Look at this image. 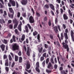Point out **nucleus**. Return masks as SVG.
I'll return each instance as SVG.
<instances>
[{
  "instance_id": "1a4fd4ad",
  "label": "nucleus",
  "mask_w": 74,
  "mask_h": 74,
  "mask_svg": "<svg viewBox=\"0 0 74 74\" xmlns=\"http://www.w3.org/2000/svg\"><path fill=\"white\" fill-rule=\"evenodd\" d=\"M10 3H11L12 6H15V2L12 0H9Z\"/></svg>"
},
{
  "instance_id": "393cba45",
  "label": "nucleus",
  "mask_w": 74,
  "mask_h": 74,
  "mask_svg": "<svg viewBox=\"0 0 74 74\" xmlns=\"http://www.w3.org/2000/svg\"><path fill=\"white\" fill-rule=\"evenodd\" d=\"M37 38L38 40V42H40V34H38V35Z\"/></svg>"
},
{
  "instance_id": "3c124183",
  "label": "nucleus",
  "mask_w": 74,
  "mask_h": 74,
  "mask_svg": "<svg viewBox=\"0 0 74 74\" xmlns=\"http://www.w3.org/2000/svg\"><path fill=\"white\" fill-rule=\"evenodd\" d=\"M36 57V55L35 54V53H34H34H33V55L32 56V57L33 58H34Z\"/></svg>"
},
{
  "instance_id": "a211bd4d",
  "label": "nucleus",
  "mask_w": 74,
  "mask_h": 74,
  "mask_svg": "<svg viewBox=\"0 0 74 74\" xmlns=\"http://www.w3.org/2000/svg\"><path fill=\"white\" fill-rule=\"evenodd\" d=\"M25 38V36L24 34H23L21 39V41H23Z\"/></svg>"
},
{
  "instance_id": "20e7f679",
  "label": "nucleus",
  "mask_w": 74,
  "mask_h": 74,
  "mask_svg": "<svg viewBox=\"0 0 74 74\" xmlns=\"http://www.w3.org/2000/svg\"><path fill=\"white\" fill-rule=\"evenodd\" d=\"M62 44L63 45L64 48L65 49H67V51L68 52L69 50V47H68V45L67 44H66L64 42H63L62 43Z\"/></svg>"
},
{
  "instance_id": "423d86ee",
  "label": "nucleus",
  "mask_w": 74,
  "mask_h": 74,
  "mask_svg": "<svg viewBox=\"0 0 74 74\" xmlns=\"http://www.w3.org/2000/svg\"><path fill=\"white\" fill-rule=\"evenodd\" d=\"M64 36L66 39V40H65V42L66 44H67V43H68V41L67 40L68 39V37L67 36V33H64Z\"/></svg>"
},
{
  "instance_id": "5fc2aeb1",
  "label": "nucleus",
  "mask_w": 74,
  "mask_h": 74,
  "mask_svg": "<svg viewBox=\"0 0 74 74\" xmlns=\"http://www.w3.org/2000/svg\"><path fill=\"white\" fill-rule=\"evenodd\" d=\"M54 68L55 69H57V65L55 64L54 65Z\"/></svg>"
},
{
  "instance_id": "c85d7f7f",
  "label": "nucleus",
  "mask_w": 74,
  "mask_h": 74,
  "mask_svg": "<svg viewBox=\"0 0 74 74\" xmlns=\"http://www.w3.org/2000/svg\"><path fill=\"white\" fill-rule=\"evenodd\" d=\"M46 71L47 73H51V71H49L47 69H46Z\"/></svg>"
},
{
  "instance_id": "0eeeda50",
  "label": "nucleus",
  "mask_w": 74,
  "mask_h": 74,
  "mask_svg": "<svg viewBox=\"0 0 74 74\" xmlns=\"http://www.w3.org/2000/svg\"><path fill=\"white\" fill-rule=\"evenodd\" d=\"M29 20L30 23H34V19L33 18V17H32V16H30L29 18Z\"/></svg>"
},
{
  "instance_id": "ddd939ff",
  "label": "nucleus",
  "mask_w": 74,
  "mask_h": 74,
  "mask_svg": "<svg viewBox=\"0 0 74 74\" xmlns=\"http://www.w3.org/2000/svg\"><path fill=\"white\" fill-rule=\"evenodd\" d=\"M15 36H13V38H12V39H11L10 40V42L11 43H12V42H13V41L14 42H15Z\"/></svg>"
},
{
  "instance_id": "4d7b16f0",
  "label": "nucleus",
  "mask_w": 74,
  "mask_h": 74,
  "mask_svg": "<svg viewBox=\"0 0 74 74\" xmlns=\"http://www.w3.org/2000/svg\"><path fill=\"white\" fill-rule=\"evenodd\" d=\"M5 70L7 71H8V70H9V69L8 67H5Z\"/></svg>"
},
{
  "instance_id": "e433bc0d",
  "label": "nucleus",
  "mask_w": 74,
  "mask_h": 74,
  "mask_svg": "<svg viewBox=\"0 0 74 74\" xmlns=\"http://www.w3.org/2000/svg\"><path fill=\"white\" fill-rule=\"evenodd\" d=\"M11 34L10 33L8 35V38H10V37H11Z\"/></svg>"
},
{
  "instance_id": "f257e3e1",
  "label": "nucleus",
  "mask_w": 74,
  "mask_h": 74,
  "mask_svg": "<svg viewBox=\"0 0 74 74\" xmlns=\"http://www.w3.org/2000/svg\"><path fill=\"white\" fill-rule=\"evenodd\" d=\"M27 45V56H30V53L31 51V49H30V48L29 45Z\"/></svg>"
},
{
  "instance_id": "6e6552de",
  "label": "nucleus",
  "mask_w": 74,
  "mask_h": 74,
  "mask_svg": "<svg viewBox=\"0 0 74 74\" xmlns=\"http://www.w3.org/2000/svg\"><path fill=\"white\" fill-rule=\"evenodd\" d=\"M71 36L73 41H74V33L72 30L71 31Z\"/></svg>"
},
{
  "instance_id": "9b49d317",
  "label": "nucleus",
  "mask_w": 74,
  "mask_h": 74,
  "mask_svg": "<svg viewBox=\"0 0 74 74\" xmlns=\"http://www.w3.org/2000/svg\"><path fill=\"white\" fill-rule=\"evenodd\" d=\"M21 3L23 5H26L27 3V0H23Z\"/></svg>"
},
{
  "instance_id": "f3484780",
  "label": "nucleus",
  "mask_w": 74,
  "mask_h": 74,
  "mask_svg": "<svg viewBox=\"0 0 74 74\" xmlns=\"http://www.w3.org/2000/svg\"><path fill=\"white\" fill-rule=\"evenodd\" d=\"M63 16L64 18V20H66V19H68V17H67V15H66V14H64Z\"/></svg>"
},
{
  "instance_id": "9d476101",
  "label": "nucleus",
  "mask_w": 74,
  "mask_h": 74,
  "mask_svg": "<svg viewBox=\"0 0 74 74\" xmlns=\"http://www.w3.org/2000/svg\"><path fill=\"white\" fill-rule=\"evenodd\" d=\"M26 67L27 69H29L30 67V63L29 62H27L26 64Z\"/></svg>"
},
{
  "instance_id": "7ed1b4c3",
  "label": "nucleus",
  "mask_w": 74,
  "mask_h": 74,
  "mask_svg": "<svg viewBox=\"0 0 74 74\" xmlns=\"http://www.w3.org/2000/svg\"><path fill=\"white\" fill-rule=\"evenodd\" d=\"M13 23H15V24L14 25V29H15V28L17 26H18V21H17L16 19V18H14L13 20Z\"/></svg>"
},
{
  "instance_id": "4468645a",
  "label": "nucleus",
  "mask_w": 74,
  "mask_h": 74,
  "mask_svg": "<svg viewBox=\"0 0 74 74\" xmlns=\"http://www.w3.org/2000/svg\"><path fill=\"white\" fill-rule=\"evenodd\" d=\"M49 5L51 9L52 10H55V8H54V6L52 4H49Z\"/></svg>"
},
{
  "instance_id": "cd10ccee",
  "label": "nucleus",
  "mask_w": 74,
  "mask_h": 74,
  "mask_svg": "<svg viewBox=\"0 0 74 74\" xmlns=\"http://www.w3.org/2000/svg\"><path fill=\"white\" fill-rule=\"evenodd\" d=\"M42 47H41L40 49L39 48L38 49V51L39 52H41L42 51Z\"/></svg>"
},
{
  "instance_id": "0e129e2a",
  "label": "nucleus",
  "mask_w": 74,
  "mask_h": 74,
  "mask_svg": "<svg viewBox=\"0 0 74 74\" xmlns=\"http://www.w3.org/2000/svg\"><path fill=\"white\" fill-rule=\"evenodd\" d=\"M55 21V23L56 24L58 22V19H57V18H56Z\"/></svg>"
},
{
  "instance_id": "680f3d73",
  "label": "nucleus",
  "mask_w": 74,
  "mask_h": 74,
  "mask_svg": "<svg viewBox=\"0 0 74 74\" xmlns=\"http://www.w3.org/2000/svg\"><path fill=\"white\" fill-rule=\"evenodd\" d=\"M43 56H44V57H46V53H44L43 54Z\"/></svg>"
},
{
  "instance_id": "7c9ffc66",
  "label": "nucleus",
  "mask_w": 74,
  "mask_h": 74,
  "mask_svg": "<svg viewBox=\"0 0 74 74\" xmlns=\"http://www.w3.org/2000/svg\"><path fill=\"white\" fill-rule=\"evenodd\" d=\"M68 12H69V15H70V16H72V13H70V12H71V11H70V10H69H69Z\"/></svg>"
},
{
  "instance_id": "052dcab7",
  "label": "nucleus",
  "mask_w": 74,
  "mask_h": 74,
  "mask_svg": "<svg viewBox=\"0 0 74 74\" xmlns=\"http://www.w3.org/2000/svg\"><path fill=\"white\" fill-rule=\"evenodd\" d=\"M3 10L2 9H0V14H3Z\"/></svg>"
},
{
  "instance_id": "4c0bfd02",
  "label": "nucleus",
  "mask_w": 74,
  "mask_h": 74,
  "mask_svg": "<svg viewBox=\"0 0 74 74\" xmlns=\"http://www.w3.org/2000/svg\"><path fill=\"white\" fill-rule=\"evenodd\" d=\"M7 56L6 55H4L3 56V59H7Z\"/></svg>"
},
{
  "instance_id": "c9c22d12",
  "label": "nucleus",
  "mask_w": 74,
  "mask_h": 74,
  "mask_svg": "<svg viewBox=\"0 0 74 74\" xmlns=\"http://www.w3.org/2000/svg\"><path fill=\"white\" fill-rule=\"evenodd\" d=\"M40 61H42V60H44V57H41L40 58Z\"/></svg>"
},
{
  "instance_id": "2eb2a0df",
  "label": "nucleus",
  "mask_w": 74,
  "mask_h": 74,
  "mask_svg": "<svg viewBox=\"0 0 74 74\" xmlns=\"http://www.w3.org/2000/svg\"><path fill=\"white\" fill-rule=\"evenodd\" d=\"M9 9L10 12H12L13 14H14V10H12V8H9Z\"/></svg>"
},
{
  "instance_id": "6e6d98bb",
  "label": "nucleus",
  "mask_w": 74,
  "mask_h": 74,
  "mask_svg": "<svg viewBox=\"0 0 74 74\" xmlns=\"http://www.w3.org/2000/svg\"><path fill=\"white\" fill-rule=\"evenodd\" d=\"M25 70L27 71V72H28V73H30V72H31V70H29L28 71V70H27L26 69H25Z\"/></svg>"
},
{
  "instance_id": "5701e85b",
  "label": "nucleus",
  "mask_w": 74,
  "mask_h": 74,
  "mask_svg": "<svg viewBox=\"0 0 74 74\" xmlns=\"http://www.w3.org/2000/svg\"><path fill=\"white\" fill-rule=\"evenodd\" d=\"M22 58L20 57L19 58V63H22Z\"/></svg>"
},
{
  "instance_id": "864d4df0",
  "label": "nucleus",
  "mask_w": 74,
  "mask_h": 74,
  "mask_svg": "<svg viewBox=\"0 0 74 74\" xmlns=\"http://www.w3.org/2000/svg\"><path fill=\"white\" fill-rule=\"evenodd\" d=\"M47 20V17H45L44 18V21H46Z\"/></svg>"
},
{
  "instance_id": "8fccbe9b",
  "label": "nucleus",
  "mask_w": 74,
  "mask_h": 74,
  "mask_svg": "<svg viewBox=\"0 0 74 74\" xmlns=\"http://www.w3.org/2000/svg\"><path fill=\"white\" fill-rule=\"evenodd\" d=\"M13 27V25H10L9 26V27L10 28V29H12V27Z\"/></svg>"
},
{
  "instance_id": "a878e982",
  "label": "nucleus",
  "mask_w": 74,
  "mask_h": 74,
  "mask_svg": "<svg viewBox=\"0 0 74 74\" xmlns=\"http://www.w3.org/2000/svg\"><path fill=\"white\" fill-rule=\"evenodd\" d=\"M13 15H14V14H13V15L12 14H8V16L9 17H10V18H13Z\"/></svg>"
},
{
  "instance_id": "f704fd0d",
  "label": "nucleus",
  "mask_w": 74,
  "mask_h": 74,
  "mask_svg": "<svg viewBox=\"0 0 74 74\" xmlns=\"http://www.w3.org/2000/svg\"><path fill=\"white\" fill-rule=\"evenodd\" d=\"M15 32L16 34H19V32H18V30H17V29H16L15 30Z\"/></svg>"
},
{
  "instance_id": "72a5a7b5",
  "label": "nucleus",
  "mask_w": 74,
  "mask_h": 74,
  "mask_svg": "<svg viewBox=\"0 0 74 74\" xmlns=\"http://www.w3.org/2000/svg\"><path fill=\"white\" fill-rule=\"evenodd\" d=\"M61 73L62 74H67L66 73V72H65L64 71H61Z\"/></svg>"
},
{
  "instance_id": "6ab92c4d",
  "label": "nucleus",
  "mask_w": 74,
  "mask_h": 74,
  "mask_svg": "<svg viewBox=\"0 0 74 74\" xmlns=\"http://www.w3.org/2000/svg\"><path fill=\"white\" fill-rule=\"evenodd\" d=\"M54 31L56 33H58V28H57V27L56 26L54 27Z\"/></svg>"
},
{
  "instance_id": "4be33fe9",
  "label": "nucleus",
  "mask_w": 74,
  "mask_h": 74,
  "mask_svg": "<svg viewBox=\"0 0 74 74\" xmlns=\"http://www.w3.org/2000/svg\"><path fill=\"white\" fill-rule=\"evenodd\" d=\"M5 21H4L3 19H0V23H1V24H3V23H5Z\"/></svg>"
},
{
  "instance_id": "aec40b11",
  "label": "nucleus",
  "mask_w": 74,
  "mask_h": 74,
  "mask_svg": "<svg viewBox=\"0 0 74 74\" xmlns=\"http://www.w3.org/2000/svg\"><path fill=\"white\" fill-rule=\"evenodd\" d=\"M5 66H8V59H7L5 60Z\"/></svg>"
},
{
  "instance_id": "58836bf2",
  "label": "nucleus",
  "mask_w": 74,
  "mask_h": 74,
  "mask_svg": "<svg viewBox=\"0 0 74 74\" xmlns=\"http://www.w3.org/2000/svg\"><path fill=\"white\" fill-rule=\"evenodd\" d=\"M61 38L62 40L63 38V33H61Z\"/></svg>"
},
{
  "instance_id": "e2e57ef3",
  "label": "nucleus",
  "mask_w": 74,
  "mask_h": 74,
  "mask_svg": "<svg viewBox=\"0 0 74 74\" xmlns=\"http://www.w3.org/2000/svg\"><path fill=\"white\" fill-rule=\"evenodd\" d=\"M23 17H26V13H24L23 14Z\"/></svg>"
},
{
  "instance_id": "bf43d9fd",
  "label": "nucleus",
  "mask_w": 74,
  "mask_h": 74,
  "mask_svg": "<svg viewBox=\"0 0 74 74\" xmlns=\"http://www.w3.org/2000/svg\"><path fill=\"white\" fill-rule=\"evenodd\" d=\"M63 26L64 29H66V25L64 24H63Z\"/></svg>"
},
{
  "instance_id": "f8f14e48",
  "label": "nucleus",
  "mask_w": 74,
  "mask_h": 74,
  "mask_svg": "<svg viewBox=\"0 0 74 74\" xmlns=\"http://www.w3.org/2000/svg\"><path fill=\"white\" fill-rule=\"evenodd\" d=\"M22 25V22L20 21V24L19 25L18 27V29L19 30V31H20V32H21V25Z\"/></svg>"
},
{
  "instance_id": "473e14b6",
  "label": "nucleus",
  "mask_w": 74,
  "mask_h": 74,
  "mask_svg": "<svg viewBox=\"0 0 74 74\" xmlns=\"http://www.w3.org/2000/svg\"><path fill=\"white\" fill-rule=\"evenodd\" d=\"M51 61L52 63H54V62H53V58H51Z\"/></svg>"
},
{
  "instance_id": "338daca9",
  "label": "nucleus",
  "mask_w": 74,
  "mask_h": 74,
  "mask_svg": "<svg viewBox=\"0 0 74 74\" xmlns=\"http://www.w3.org/2000/svg\"><path fill=\"white\" fill-rule=\"evenodd\" d=\"M11 22H12L11 20H10L8 21V23H11Z\"/></svg>"
},
{
  "instance_id": "dca6fc26",
  "label": "nucleus",
  "mask_w": 74,
  "mask_h": 74,
  "mask_svg": "<svg viewBox=\"0 0 74 74\" xmlns=\"http://www.w3.org/2000/svg\"><path fill=\"white\" fill-rule=\"evenodd\" d=\"M1 48L2 51H4V48H5V45L3 44H2L1 45Z\"/></svg>"
},
{
  "instance_id": "bb28decb",
  "label": "nucleus",
  "mask_w": 74,
  "mask_h": 74,
  "mask_svg": "<svg viewBox=\"0 0 74 74\" xmlns=\"http://www.w3.org/2000/svg\"><path fill=\"white\" fill-rule=\"evenodd\" d=\"M37 34H38V33L36 31H35L33 33V35L34 36H36V35H37Z\"/></svg>"
},
{
  "instance_id": "13d9d810",
  "label": "nucleus",
  "mask_w": 74,
  "mask_h": 74,
  "mask_svg": "<svg viewBox=\"0 0 74 74\" xmlns=\"http://www.w3.org/2000/svg\"><path fill=\"white\" fill-rule=\"evenodd\" d=\"M51 12L53 15H54V13L53 12V11H52V10H51Z\"/></svg>"
},
{
  "instance_id": "c756f323",
  "label": "nucleus",
  "mask_w": 74,
  "mask_h": 74,
  "mask_svg": "<svg viewBox=\"0 0 74 74\" xmlns=\"http://www.w3.org/2000/svg\"><path fill=\"white\" fill-rule=\"evenodd\" d=\"M52 64H51V62H49V65L47 66V68H49L50 67H51Z\"/></svg>"
},
{
  "instance_id": "39448f33",
  "label": "nucleus",
  "mask_w": 74,
  "mask_h": 74,
  "mask_svg": "<svg viewBox=\"0 0 74 74\" xmlns=\"http://www.w3.org/2000/svg\"><path fill=\"white\" fill-rule=\"evenodd\" d=\"M36 71L38 73H40V70L38 69V67H39V62H36Z\"/></svg>"
},
{
  "instance_id": "412c9836",
  "label": "nucleus",
  "mask_w": 74,
  "mask_h": 74,
  "mask_svg": "<svg viewBox=\"0 0 74 74\" xmlns=\"http://www.w3.org/2000/svg\"><path fill=\"white\" fill-rule=\"evenodd\" d=\"M18 60V57L17 56L15 55V62H17Z\"/></svg>"
},
{
  "instance_id": "c03bdc74",
  "label": "nucleus",
  "mask_w": 74,
  "mask_h": 74,
  "mask_svg": "<svg viewBox=\"0 0 74 74\" xmlns=\"http://www.w3.org/2000/svg\"><path fill=\"white\" fill-rule=\"evenodd\" d=\"M16 8H18L19 7V4H18V2H16Z\"/></svg>"
},
{
  "instance_id": "a18cd8bd",
  "label": "nucleus",
  "mask_w": 74,
  "mask_h": 74,
  "mask_svg": "<svg viewBox=\"0 0 74 74\" xmlns=\"http://www.w3.org/2000/svg\"><path fill=\"white\" fill-rule=\"evenodd\" d=\"M27 25L28 27L29 28V29H31L32 27H31V26L29 25V24H27Z\"/></svg>"
},
{
  "instance_id": "f03ea898",
  "label": "nucleus",
  "mask_w": 74,
  "mask_h": 74,
  "mask_svg": "<svg viewBox=\"0 0 74 74\" xmlns=\"http://www.w3.org/2000/svg\"><path fill=\"white\" fill-rule=\"evenodd\" d=\"M12 48L14 51L18 50L19 49V46L17 45L16 44H14Z\"/></svg>"
},
{
  "instance_id": "09e8293b",
  "label": "nucleus",
  "mask_w": 74,
  "mask_h": 74,
  "mask_svg": "<svg viewBox=\"0 0 74 74\" xmlns=\"http://www.w3.org/2000/svg\"><path fill=\"white\" fill-rule=\"evenodd\" d=\"M23 49L25 50V51H26V46H23Z\"/></svg>"
},
{
  "instance_id": "b1692460",
  "label": "nucleus",
  "mask_w": 74,
  "mask_h": 74,
  "mask_svg": "<svg viewBox=\"0 0 74 74\" xmlns=\"http://www.w3.org/2000/svg\"><path fill=\"white\" fill-rule=\"evenodd\" d=\"M25 27L26 32H27V33H28L29 31L28 30V28L27 27V26H25Z\"/></svg>"
},
{
  "instance_id": "de8ad7c7",
  "label": "nucleus",
  "mask_w": 74,
  "mask_h": 74,
  "mask_svg": "<svg viewBox=\"0 0 74 74\" xmlns=\"http://www.w3.org/2000/svg\"><path fill=\"white\" fill-rule=\"evenodd\" d=\"M54 44H55V45H56V44H57V45H59V42L58 41H57L56 43V42H54Z\"/></svg>"
},
{
  "instance_id": "37998d69",
  "label": "nucleus",
  "mask_w": 74,
  "mask_h": 74,
  "mask_svg": "<svg viewBox=\"0 0 74 74\" xmlns=\"http://www.w3.org/2000/svg\"><path fill=\"white\" fill-rule=\"evenodd\" d=\"M18 54L19 56H21V55H22V53H21V51H20L18 52Z\"/></svg>"
},
{
  "instance_id": "774afa93",
  "label": "nucleus",
  "mask_w": 74,
  "mask_h": 74,
  "mask_svg": "<svg viewBox=\"0 0 74 74\" xmlns=\"http://www.w3.org/2000/svg\"><path fill=\"white\" fill-rule=\"evenodd\" d=\"M4 14L5 15H7V13L6 12V11H4Z\"/></svg>"
},
{
  "instance_id": "79ce46f5",
  "label": "nucleus",
  "mask_w": 74,
  "mask_h": 74,
  "mask_svg": "<svg viewBox=\"0 0 74 74\" xmlns=\"http://www.w3.org/2000/svg\"><path fill=\"white\" fill-rule=\"evenodd\" d=\"M44 46L45 48H47L48 47V45L46 44H45Z\"/></svg>"
},
{
  "instance_id": "ea45409f",
  "label": "nucleus",
  "mask_w": 74,
  "mask_h": 74,
  "mask_svg": "<svg viewBox=\"0 0 74 74\" xmlns=\"http://www.w3.org/2000/svg\"><path fill=\"white\" fill-rule=\"evenodd\" d=\"M20 15H21V14H20V13H19V12H18L17 13V17H18V18L20 17Z\"/></svg>"
},
{
  "instance_id": "603ef678",
  "label": "nucleus",
  "mask_w": 74,
  "mask_h": 74,
  "mask_svg": "<svg viewBox=\"0 0 74 74\" xmlns=\"http://www.w3.org/2000/svg\"><path fill=\"white\" fill-rule=\"evenodd\" d=\"M15 65V62H13L12 63V67H13Z\"/></svg>"
},
{
  "instance_id": "69168bd1",
  "label": "nucleus",
  "mask_w": 74,
  "mask_h": 74,
  "mask_svg": "<svg viewBox=\"0 0 74 74\" xmlns=\"http://www.w3.org/2000/svg\"><path fill=\"white\" fill-rule=\"evenodd\" d=\"M60 10L61 11V14H62L63 13V10L62 9H60Z\"/></svg>"
},
{
  "instance_id": "a19ab883",
  "label": "nucleus",
  "mask_w": 74,
  "mask_h": 74,
  "mask_svg": "<svg viewBox=\"0 0 74 74\" xmlns=\"http://www.w3.org/2000/svg\"><path fill=\"white\" fill-rule=\"evenodd\" d=\"M3 42L6 44L7 43V41L6 40L4 39Z\"/></svg>"
},
{
  "instance_id": "49530a36",
  "label": "nucleus",
  "mask_w": 74,
  "mask_h": 74,
  "mask_svg": "<svg viewBox=\"0 0 74 74\" xmlns=\"http://www.w3.org/2000/svg\"><path fill=\"white\" fill-rule=\"evenodd\" d=\"M57 27L58 28V29L59 31H60V26L58 25L57 26Z\"/></svg>"
},
{
  "instance_id": "2f4dec72",
  "label": "nucleus",
  "mask_w": 74,
  "mask_h": 74,
  "mask_svg": "<svg viewBox=\"0 0 74 74\" xmlns=\"http://www.w3.org/2000/svg\"><path fill=\"white\" fill-rule=\"evenodd\" d=\"M46 63L47 64L48 63V62H49V58H47L46 59Z\"/></svg>"
}]
</instances>
